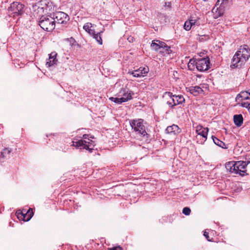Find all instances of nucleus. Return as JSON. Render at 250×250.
<instances>
[{"mask_svg": "<svg viewBox=\"0 0 250 250\" xmlns=\"http://www.w3.org/2000/svg\"><path fill=\"white\" fill-rule=\"evenodd\" d=\"M250 57V49L247 45L241 46L233 56L230 67L240 68L243 66Z\"/></svg>", "mask_w": 250, "mask_h": 250, "instance_id": "1", "label": "nucleus"}, {"mask_svg": "<svg viewBox=\"0 0 250 250\" xmlns=\"http://www.w3.org/2000/svg\"><path fill=\"white\" fill-rule=\"evenodd\" d=\"M84 139H88V141L80 140L76 142H73V145L76 147L80 149H85L88 150L90 153H92L94 150L95 146V142L88 139V134H84L83 136Z\"/></svg>", "mask_w": 250, "mask_h": 250, "instance_id": "2", "label": "nucleus"}, {"mask_svg": "<svg viewBox=\"0 0 250 250\" xmlns=\"http://www.w3.org/2000/svg\"><path fill=\"white\" fill-rule=\"evenodd\" d=\"M192 64H195L197 69L201 72L207 71L210 68V61L208 57L195 59L194 60H190L188 64V67Z\"/></svg>", "mask_w": 250, "mask_h": 250, "instance_id": "3", "label": "nucleus"}, {"mask_svg": "<svg viewBox=\"0 0 250 250\" xmlns=\"http://www.w3.org/2000/svg\"><path fill=\"white\" fill-rule=\"evenodd\" d=\"M39 25L44 30L48 32L52 31L55 27V20L50 15H44L41 17Z\"/></svg>", "mask_w": 250, "mask_h": 250, "instance_id": "4", "label": "nucleus"}, {"mask_svg": "<svg viewBox=\"0 0 250 250\" xmlns=\"http://www.w3.org/2000/svg\"><path fill=\"white\" fill-rule=\"evenodd\" d=\"M232 0H217L215 6L212 9L215 19L222 16L226 7L232 3Z\"/></svg>", "mask_w": 250, "mask_h": 250, "instance_id": "5", "label": "nucleus"}, {"mask_svg": "<svg viewBox=\"0 0 250 250\" xmlns=\"http://www.w3.org/2000/svg\"><path fill=\"white\" fill-rule=\"evenodd\" d=\"M143 120L141 119H133L129 121V124L135 132L147 138L148 137V134L146 131L145 126L143 125Z\"/></svg>", "mask_w": 250, "mask_h": 250, "instance_id": "6", "label": "nucleus"}, {"mask_svg": "<svg viewBox=\"0 0 250 250\" xmlns=\"http://www.w3.org/2000/svg\"><path fill=\"white\" fill-rule=\"evenodd\" d=\"M24 5L19 2H13L8 7L9 14L13 17L21 15L24 13Z\"/></svg>", "mask_w": 250, "mask_h": 250, "instance_id": "7", "label": "nucleus"}, {"mask_svg": "<svg viewBox=\"0 0 250 250\" xmlns=\"http://www.w3.org/2000/svg\"><path fill=\"white\" fill-rule=\"evenodd\" d=\"M52 15V17L55 20V23L64 24L69 20V16L63 12H57Z\"/></svg>", "mask_w": 250, "mask_h": 250, "instance_id": "8", "label": "nucleus"}, {"mask_svg": "<svg viewBox=\"0 0 250 250\" xmlns=\"http://www.w3.org/2000/svg\"><path fill=\"white\" fill-rule=\"evenodd\" d=\"M17 216L18 219L24 221H28L33 216V210L29 208L27 211L26 209H23L22 211L19 210L16 212Z\"/></svg>", "mask_w": 250, "mask_h": 250, "instance_id": "9", "label": "nucleus"}, {"mask_svg": "<svg viewBox=\"0 0 250 250\" xmlns=\"http://www.w3.org/2000/svg\"><path fill=\"white\" fill-rule=\"evenodd\" d=\"M250 163V161H237L236 162V166H235L236 174H239L241 176L247 175L246 168L247 165Z\"/></svg>", "mask_w": 250, "mask_h": 250, "instance_id": "10", "label": "nucleus"}, {"mask_svg": "<svg viewBox=\"0 0 250 250\" xmlns=\"http://www.w3.org/2000/svg\"><path fill=\"white\" fill-rule=\"evenodd\" d=\"M134 94V93L126 87L122 88L121 89L120 91L117 94L118 97L127 99V101L132 99V96Z\"/></svg>", "mask_w": 250, "mask_h": 250, "instance_id": "11", "label": "nucleus"}, {"mask_svg": "<svg viewBox=\"0 0 250 250\" xmlns=\"http://www.w3.org/2000/svg\"><path fill=\"white\" fill-rule=\"evenodd\" d=\"M149 68L147 66L140 67L137 70L133 71L128 72V74L134 77H145L148 72Z\"/></svg>", "mask_w": 250, "mask_h": 250, "instance_id": "12", "label": "nucleus"}, {"mask_svg": "<svg viewBox=\"0 0 250 250\" xmlns=\"http://www.w3.org/2000/svg\"><path fill=\"white\" fill-rule=\"evenodd\" d=\"M196 131L199 136L203 137V140L201 141V143H204L207 139L208 131V128L204 127L201 125H198L196 126Z\"/></svg>", "mask_w": 250, "mask_h": 250, "instance_id": "13", "label": "nucleus"}, {"mask_svg": "<svg viewBox=\"0 0 250 250\" xmlns=\"http://www.w3.org/2000/svg\"><path fill=\"white\" fill-rule=\"evenodd\" d=\"M57 55V54L55 52H51L49 54V58L47 60L46 62V66L47 67H49L50 66H52L55 64H57V62H58V60L56 59Z\"/></svg>", "mask_w": 250, "mask_h": 250, "instance_id": "14", "label": "nucleus"}, {"mask_svg": "<svg viewBox=\"0 0 250 250\" xmlns=\"http://www.w3.org/2000/svg\"><path fill=\"white\" fill-rule=\"evenodd\" d=\"M165 96L167 95L169 97H173L175 100L176 105L182 104L185 102V99L182 95H172V93L170 92H166L165 93Z\"/></svg>", "mask_w": 250, "mask_h": 250, "instance_id": "15", "label": "nucleus"}, {"mask_svg": "<svg viewBox=\"0 0 250 250\" xmlns=\"http://www.w3.org/2000/svg\"><path fill=\"white\" fill-rule=\"evenodd\" d=\"M166 131L167 133L176 135L180 133L181 130L178 125H173L171 126H167L166 129Z\"/></svg>", "mask_w": 250, "mask_h": 250, "instance_id": "16", "label": "nucleus"}, {"mask_svg": "<svg viewBox=\"0 0 250 250\" xmlns=\"http://www.w3.org/2000/svg\"><path fill=\"white\" fill-rule=\"evenodd\" d=\"M249 96H250V92L249 90L246 91H242L240 92V93L237 95L235 98V100L236 102H239L241 100H242L250 99V98L249 97Z\"/></svg>", "mask_w": 250, "mask_h": 250, "instance_id": "17", "label": "nucleus"}, {"mask_svg": "<svg viewBox=\"0 0 250 250\" xmlns=\"http://www.w3.org/2000/svg\"><path fill=\"white\" fill-rule=\"evenodd\" d=\"M235 166H236V162L230 161L226 163L225 167L230 173L236 174Z\"/></svg>", "mask_w": 250, "mask_h": 250, "instance_id": "18", "label": "nucleus"}, {"mask_svg": "<svg viewBox=\"0 0 250 250\" xmlns=\"http://www.w3.org/2000/svg\"><path fill=\"white\" fill-rule=\"evenodd\" d=\"M162 46H165L164 42L159 40H154L152 42L151 44V47L152 49L156 51H158L160 49H161Z\"/></svg>", "mask_w": 250, "mask_h": 250, "instance_id": "19", "label": "nucleus"}, {"mask_svg": "<svg viewBox=\"0 0 250 250\" xmlns=\"http://www.w3.org/2000/svg\"><path fill=\"white\" fill-rule=\"evenodd\" d=\"M189 91L194 96H198L200 94L204 92V90L199 86L190 87L189 88Z\"/></svg>", "mask_w": 250, "mask_h": 250, "instance_id": "20", "label": "nucleus"}, {"mask_svg": "<svg viewBox=\"0 0 250 250\" xmlns=\"http://www.w3.org/2000/svg\"><path fill=\"white\" fill-rule=\"evenodd\" d=\"M234 124L237 126H241L243 123V118L241 114H236L233 116Z\"/></svg>", "mask_w": 250, "mask_h": 250, "instance_id": "21", "label": "nucleus"}, {"mask_svg": "<svg viewBox=\"0 0 250 250\" xmlns=\"http://www.w3.org/2000/svg\"><path fill=\"white\" fill-rule=\"evenodd\" d=\"M12 151L11 148H5L1 152L0 158L7 159Z\"/></svg>", "mask_w": 250, "mask_h": 250, "instance_id": "22", "label": "nucleus"}, {"mask_svg": "<svg viewBox=\"0 0 250 250\" xmlns=\"http://www.w3.org/2000/svg\"><path fill=\"white\" fill-rule=\"evenodd\" d=\"M109 100L117 104H121L123 103L126 102L127 101V99L121 98L119 97H110L109 98Z\"/></svg>", "mask_w": 250, "mask_h": 250, "instance_id": "23", "label": "nucleus"}, {"mask_svg": "<svg viewBox=\"0 0 250 250\" xmlns=\"http://www.w3.org/2000/svg\"><path fill=\"white\" fill-rule=\"evenodd\" d=\"M211 137L215 144L222 148L225 147V144L223 142L220 141L217 138L214 136H212Z\"/></svg>", "mask_w": 250, "mask_h": 250, "instance_id": "24", "label": "nucleus"}, {"mask_svg": "<svg viewBox=\"0 0 250 250\" xmlns=\"http://www.w3.org/2000/svg\"><path fill=\"white\" fill-rule=\"evenodd\" d=\"M92 34H93V38L97 41V42L100 44H102L103 42L101 36V33H95V32H93Z\"/></svg>", "mask_w": 250, "mask_h": 250, "instance_id": "25", "label": "nucleus"}, {"mask_svg": "<svg viewBox=\"0 0 250 250\" xmlns=\"http://www.w3.org/2000/svg\"><path fill=\"white\" fill-rule=\"evenodd\" d=\"M91 27V23H86L85 24L83 27V28L87 32L90 34H92L93 32H94V30H92L90 29Z\"/></svg>", "mask_w": 250, "mask_h": 250, "instance_id": "26", "label": "nucleus"}, {"mask_svg": "<svg viewBox=\"0 0 250 250\" xmlns=\"http://www.w3.org/2000/svg\"><path fill=\"white\" fill-rule=\"evenodd\" d=\"M192 22H191V21H186L185 22V24L184 25V29L187 31L189 30L192 27Z\"/></svg>", "mask_w": 250, "mask_h": 250, "instance_id": "27", "label": "nucleus"}, {"mask_svg": "<svg viewBox=\"0 0 250 250\" xmlns=\"http://www.w3.org/2000/svg\"><path fill=\"white\" fill-rule=\"evenodd\" d=\"M169 98H170V100L167 101V104L169 105V106L172 107H174V106L176 105L175 102L174 101L175 100H174V97H169Z\"/></svg>", "mask_w": 250, "mask_h": 250, "instance_id": "28", "label": "nucleus"}, {"mask_svg": "<svg viewBox=\"0 0 250 250\" xmlns=\"http://www.w3.org/2000/svg\"><path fill=\"white\" fill-rule=\"evenodd\" d=\"M209 39V36L207 35H199L198 40L200 42H205Z\"/></svg>", "mask_w": 250, "mask_h": 250, "instance_id": "29", "label": "nucleus"}, {"mask_svg": "<svg viewBox=\"0 0 250 250\" xmlns=\"http://www.w3.org/2000/svg\"><path fill=\"white\" fill-rule=\"evenodd\" d=\"M164 45L165 46H162L161 48L164 50L167 54H170L171 52L170 46L167 45L165 42H164Z\"/></svg>", "mask_w": 250, "mask_h": 250, "instance_id": "30", "label": "nucleus"}, {"mask_svg": "<svg viewBox=\"0 0 250 250\" xmlns=\"http://www.w3.org/2000/svg\"><path fill=\"white\" fill-rule=\"evenodd\" d=\"M67 40L69 42L70 44L72 46L79 45L77 43L76 41L75 40V39L72 37L70 38L67 39Z\"/></svg>", "mask_w": 250, "mask_h": 250, "instance_id": "31", "label": "nucleus"}, {"mask_svg": "<svg viewBox=\"0 0 250 250\" xmlns=\"http://www.w3.org/2000/svg\"><path fill=\"white\" fill-rule=\"evenodd\" d=\"M191 212L190 209L188 207H185L183 209V213L186 215H188L190 214Z\"/></svg>", "mask_w": 250, "mask_h": 250, "instance_id": "32", "label": "nucleus"}, {"mask_svg": "<svg viewBox=\"0 0 250 250\" xmlns=\"http://www.w3.org/2000/svg\"><path fill=\"white\" fill-rule=\"evenodd\" d=\"M250 105V103H249L248 102H242L241 103V105L242 107L247 108V109H248Z\"/></svg>", "mask_w": 250, "mask_h": 250, "instance_id": "33", "label": "nucleus"}, {"mask_svg": "<svg viewBox=\"0 0 250 250\" xmlns=\"http://www.w3.org/2000/svg\"><path fill=\"white\" fill-rule=\"evenodd\" d=\"M108 250H123V248L121 247L118 246L111 248H109L108 249Z\"/></svg>", "mask_w": 250, "mask_h": 250, "instance_id": "34", "label": "nucleus"}, {"mask_svg": "<svg viewBox=\"0 0 250 250\" xmlns=\"http://www.w3.org/2000/svg\"><path fill=\"white\" fill-rule=\"evenodd\" d=\"M204 236L206 238V239L208 241H211V240L209 239V235H208V232H207V231H204Z\"/></svg>", "mask_w": 250, "mask_h": 250, "instance_id": "35", "label": "nucleus"}, {"mask_svg": "<svg viewBox=\"0 0 250 250\" xmlns=\"http://www.w3.org/2000/svg\"><path fill=\"white\" fill-rule=\"evenodd\" d=\"M189 21H191V22H192V26H194L195 25H196L197 24V21L196 20H194V19H190L189 20Z\"/></svg>", "mask_w": 250, "mask_h": 250, "instance_id": "36", "label": "nucleus"}, {"mask_svg": "<svg viewBox=\"0 0 250 250\" xmlns=\"http://www.w3.org/2000/svg\"><path fill=\"white\" fill-rule=\"evenodd\" d=\"M165 6L166 7H167L169 8H171V2H165Z\"/></svg>", "mask_w": 250, "mask_h": 250, "instance_id": "37", "label": "nucleus"}, {"mask_svg": "<svg viewBox=\"0 0 250 250\" xmlns=\"http://www.w3.org/2000/svg\"><path fill=\"white\" fill-rule=\"evenodd\" d=\"M134 40V38L132 37H131V36L127 38L128 41L130 42H133Z\"/></svg>", "mask_w": 250, "mask_h": 250, "instance_id": "38", "label": "nucleus"}, {"mask_svg": "<svg viewBox=\"0 0 250 250\" xmlns=\"http://www.w3.org/2000/svg\"><path fill=\"white\" fill-rule=\"evenodd\" d=\"M249 91L250 92V90H249Z\"/></svg>", "mask_w": 250, "mask_h": 250, "instance_id": "39", "label": "nucleus"}]
</instances>
